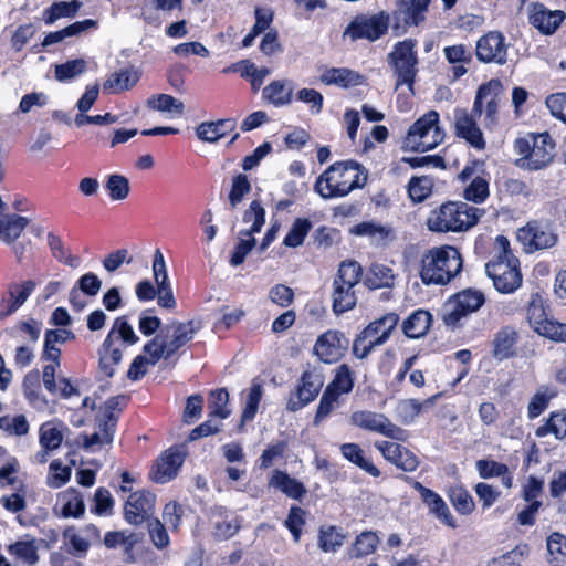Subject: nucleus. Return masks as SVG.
Wrapping results in <instances>:
<instances>
[{"label": "nucleus", "mask_w": 566, "mask_h": 566, "mask_svg": "<svg viewBox=\"0 0 566 566\" xmlns=\"http://www.w3.org/2000/svg\"><path fill=\"white\" fill-rule=\"evenodd\" d=\"M366 168L354 159L339 160L323 171L314 184V191L323 199L342 198L355 189L365 187Z\"/></svg>", "instance_id": "1"}, {"label": "nucleus", "mask_w": 566, "mask_h": 566, "mask_svg": "<svg viewBox=\"0 0 566 566\" xmlns=\"http://www.w3.org/2000/svg\"><path fill=\"white\" fill-rule=\"evenodd\" d=\"M484 209L463 201L448 200L430 210L426 227L432 233H460L476 226Z\"/></svg>", "instance_id": "2"}, {"label": "nucleus", "mask_w": 566, "mask_h": 566, "mask_svg": "<svg viewBox=\"0 0 566 566\" xmlns=\"http://www.w3.org/2000/svg\"><path fill=\"white\" fill-rule=\"evenodd\" d=\"M495 241L499 252L485 264V272L497 292L511 294L520 289L523 282L520 260L514 255L510 240L505 235H497Z\"/></svg>", "instance_id": "3"}, {"label": "nucleus", "mask_w": 566, "mask_h": 566, "mask_svg": "<svg viewBox=\"0 0 566 566\" xmlns=\"http://www.w3.org/2000/svg\"><path fill=\"white\" fill-rule=\"evenodd\" d=\"M462 266L463 261L458 248H432L421 260L420 277L426 285H444L461 272Z\"/></svg>", "instance_id": "4"}, {"label": "nucleus", "mask_w": 566, "mask_h": 566, "mask_svg": "<svg viewBox=\"0 0 566 566\" xmlns=\"http://www.w3.org/2000/svg\"><path fill=\"white\" fill-rule=\"evenodd\" d=\"M555 147L556 144L548 132L528 133L514 140V150L520 156L515 165L528 170L543 169L553 161Z\"/></svg>", "instance_id": "5"}, {"label": "nucleus", "mask_w": 566, "mask_h": 566, "mask_svg": "<svg viewBox=\"0 0 566 566\" xmlns=\"http://www.w3.org/2000/svg\"><path fill=\"white\" fill-rule=\"evenodd\" d=\"M363 266L355 260L339 263L333 280L332 310L340 315L353 310L357 304L355 286L361 281Z\"/></svg>", "instance_id": "6"}, {"label": "nucleus", "mask_w": 566, "mask_h": 566, "mask_svg": "<svg viewBox=\"0 0 566 566\" xmlns=\"http://www.w3.org/2000/svg\"><path fill=\"white\" fill-rule=\"evenodd\" d=\"M123 340L127 346L139 342L133 326L128 323L126 315L115 318L112 329L108 332L101 347L98 348V369L106 377L112 378L115 374V367L122 361L123 354L120 348L114 345V335Z\"/></svg>", "instance_id": "7"}, {"label": "nucleus", "mask_w": 566, "mask_h": 566, "mask_svg": "<svg viewBox=\"0 0 566 566\" xmlns=\"http://www.w3.org/2000/svg\"><path fill=\"white\" fill-rule=\"evenodd\" d=\"M389 27L390 14L385 10L373 14L358 13L344 29L343 38L349 39L352 42L358 40L376 42L387 34Z\"/></svg>", "instance_id": "8"}, {"label": "nucleus", "mask_w": 566, "mask_h": 566, "mask_svg": "<svg viewBox=\"0 0 566 566\" xmlns=\"http://www.w3.org/2000/svg\"><path fill=\"white\" fill-rule=\"evenodd\" d=\"M416 45V40L406 39L397 42L394 45L392 52L388 54L389 63L394 67L396 75V88L407 85L412 94L418 73Z\"/></svg>", "instance_id": "9"}, {"label": "nucleus", "mask_w": 566, "mask_h": 566, "mask_svg": "<svg viewBox=\"0 0 566 566\" xmlns=\"http://www.w3.org/2000/svg\"><path fill=\"white\" fill-rule=\"evenodd\" d=\"M444 133L439 127V113L429 111L408 129L407 143L415 151H428L443 142Z\"/></svg>", "instance_id": "10"}, {"label": "nucleus", "mask_w": 566, "mask_h": 566, "mask_svg": "<svg viewBox=\"0 0 566 566\" xmlns=\"http://www.w3.org/2000/svg\"><path fill=\"white\" fill-rule=\"evenodd\" d=\"M484 303L485 295L480 290L468 287L459 291L447 300L442 322L446 326L454 328L463 317L479 311Z\"/></svg>", "instance_id": "11"}, {"label": "nucleus", "mask_w": 566, "mask_h": 566, "mask_svg": "<svg viewBox=\"0 0 566 566\" xmlns=\"http://www.w3.org/2000/svg\"><path fill=\"white\" fill-rule=\"evenodd\" d=\"M324 386V376L317 368L302 371L286 400V409L296 412L316 400Z\"/></svg>", "instance_id": "12"}, {"label": "nucleus", "mask_w": 566, "mask_h": 566, "mask_svg": "<svg viewBox=\"0 0 566 566\" xmlns=\"http://www.w3.org/2000/svg\"><path fill=\"white\" fill-rule=\"evenodd\" d=\"M201 328L200 323L189 319L187 322H174L170 326L160 329V349L155 353L157 358L169 359L181 347L192 340L195 334Z\"/></svg>", "instance_id": "13"}, {"label": "nucleus", "mask_w": 566, "mask_h": 566, "mask_svg": "<svg viewBox=\"0 0 566 566\" xmlns=\"http://www.w3.org/2000/svg\"><path fill=\"white\" fill-rule=\"evenodd\" d=\"M398 478L419 493V497L427 506L430 515L434 516L447 527L452 530L458 527L457 518L453 516L448 504L438 492L423 485L420 481H417L409 475L400 474Z\"/></svg>", "instance_id": "14"}, {"label": "nucleus", "mask_w": 566, "mask_h": 566, "mask_svg": "<svg viewBox=\"0 0 566 566\" xmlns=\"http://www.w3.org/2000/svg\"><path fill=\"white\" fill-rule=\"evenodd\" d=\"M350 421L354 426L363 430L376 432L392 440L406 441L407 439L406 430L395 424L384 413L370 410H358L352 413Z\"/></svg>", "instance_id": "15"}, {"label": "nucleus", "mask_w": 566, "mask_h": 566, "mask_svg": "<svg viewBox=\"0 0 566 566\" xmlns=\"http://www.w3.org/2000/svg\"><path fill=\"white\" fill-rule=\"evenodd\" d=\"M517 240L524 250L532 253L537 250L549 249L557 242V234L548 222L531 220L517 230Z\"/></svg>", "instance_id": "16"}, {"label": "nucleus", "mask_w": 566, "mask_h": 566, "mask_svg": "<svg viewBox=\"0 0 566 566\" xmlns=\"http://www.w3.org/2000/svg\"><path fill=\"white\" fill-rule=\"evenodd\" d=\"M430 0H399L392 12V30L396 35L403 34L409 27H418L424 21Z\"/></svg>", "instance_id": "17"}, {"label": "nucleus", "mask_w": 566, "mask_h": 566, "mask_svg": "<svg viewBox=\"0 0 566 566\" xmlns=\"http://www.w3.org/2000/svg\"><path fill=\"white\" fill-rule=\"evenodd\" d=\"M348 345L343 332L328 329L317 337L313 350L322 363L335 364L345 355Z\"/></svg>", "instance_id": "18"}, {"label": "nucleus", "mask_w": 566, "mask_h": 566, "mask_svg": "<svg viewBox=\"0 0 566 566\" xmlns=\"http://www.w3.org/2000/svg\"><path fill=\"white\" fill-rule=\"evenodd\" d=\"M475 56L481 63L504 65L507 61V45L500 31H489L476 41Z\"/></svg>", "instance_id": "19"}, {"label": "nucleus", "mask_w": 566, "mask_h": 566, "mask_svg": "<svg viewBox=\"0 0 566 566\" xmlns=\"http://www.w3.org/2000/svg\"><path fill=\"white\" fill-rule=\"evenodd\" d=\"M156 495L147 490L130 493L124 506L127 523L138 526L149 522L154 514Z\"/></svg>", "instance_id": "20"}, {"label": "nucleus", "mask_w": 566, "mask_h": 566, "mask_svg": "<svg viewBox=\"0 0 566 566\" xmlns=\"http://www.w3.org/2000/svg\"><path fill=\"white\" fill-rule=\"evenodd\" d=\"M501 82L499 80H490L479 86L472 106V113L481 116L485 113V122L494 124L497 120L499 113V92Z\"/></svg>", "instance_id": "21"}, {"label": "nucleus", "mask_w": 566, "mask_h": 566, "mask_svg": "<svg viewBox=\"0 0 566 566\" xmlns=\"http://www.w3.org/2000/svg\"><path fill=\"white\" fill-rule=\"evenodd\" d=\"M375 448L384 459L403 472H415L419 465V458L405 446L392 441H377Z\"/></svg>", "instance_id": "22"}, {"label": "nucleus", "mask_w": 566, "mask_h": 566, "mask_svg": "<svg viewBox=\"0 0 566 566\" xmlns=\"http://www.w3.org/2000/svg\"><path fill=\"white\" fill-rule=\"evenodd\" d=\"M478 115L472 112L469 114L465 109H455L454 112V134L458 138L465 140L476 150H483L486 147L483 133L476 123Z\"/></svg>", "instance_id": "23"}, {"label": "nucleus", "mask_w": 566, "mask_h": 566, "mask_svg": "<svg viewBox=\"0 0 566 566\" xmlns=\"http://www.w3.org/2000/svg\"><path fill=\"white\" fill-rule=\"evenodd\" d=\"M128 397L117 395L109 397L99 408L98 427L106 441H113L117 422L127 406Z\"/></svg>", "instance_id": "24"}, {"label": "nucleus", "mask_w": 566, "mask_h": 566, "mask_svg": "<svg viewBox=\"0 0 566 566\" xmlns=\"http://www.w3.org/2000/svg\"><path fill=\"white\" fill-rule=\"evenodd\" d=\"M566 14L562 10H549L541 2H533L530 6L528 22L542 34H553L564 22Z\"/></svg>", "instance_id": "25"}, {"label": "nucleus", "mask_w": 566, "mask_h": 566, "mask_svg": "<svg viewBox=\"0 0 566 566\" xmlns=\"http://www.w3.org/2000/svg\"><path fill=\"white\" fill-rule=\"evenodd\" d=\"M182 463L184 455L178 450L169 448L157 458L150 478L156 483H167L177 475Z\"/></svg>", "instance_id": "26"}, {"label": "nucleus", "mask_w": 566, "mask_h": 566, "mask_svg": "<svg viewBox=\"0 0 566 566\" xmlns=\"http://www.w3.org/2000/svg\"><path fill=\"white\" fill-rule=\"evenodd\" d=\"M211 518H213L212 536L216 541H227L233 537L241 528V518L222 505H216L211 509Z\"/></svg>", "instance_id": "27"}, {"label": "nucleus", "mask_w": 566, "mask_h": 566, "mask_svg": "<svg viewBox=\"0 0 566 566\" xmlns=\"http://www.w3.org/2000/svg\"><path fill=\"white\" fill-rule=\"evenodd\" d=\"M517 332L510 326L497 331L492 340V356L497 360L512 358L516 354Z\"/></svg>", "instance_id": "28"}, {"label": "nucleus", "mask_w": 566, "mask_h": 566, "mask_svg": "<svg viewBox=\"0 0 566 566\" xmlns=\"http://www.w3.org/2000/svg\"><path fill=\"white\" fill-rule=\"evenodd\" d=\"M139 80V71L133 67L122 69L108 75L103 83V91L107 94H119L133 88Z\"/></svg>", "instance_id": "29"}, {"label": "nucleus", "mask_w": 566, "mask_h": 566, "mask_svg": "<svg viewBox=\"0 0 566 566\" xmlns=\"http://www.w3.org/2000/svg\"><path fill=\"white\" fill-rule=\"evenodd\" d=\"M269 485L280 490L283 494L293 500H302L307 493L303 482L279 469L272 472Z\"/></svg>", "instance_id": "30"}, {"label": "nucleus", "mask_w": 566, "mask_h": 566, "mask_svg": "<svg viewBox=\"0 0 566 566\" xmlns=\"http://www.w3.org/2000/svg\"><path fill=\"white\" fill-rule=\"evenodd\" d=\"M237 127L234 118H221L214 122H203L198 125L196 133L199 139L207 143H217L233 132Z\"/></svg>", "instance_id": "31"}, {"label": "nucleus", "mask_w": 566, "mask_h": 566, "mask_svg": "<svg viewBox=\"0 0 566 566\" xmlns=\"http://www.w3.org/2000/svg\"><path fill=\"white\" fill-rule=\"evenodd\" d=\"M432 321L429 311L416 310L402 322V332L408 338H420L429 332Z\"/></svg>", "instance_id": "32"}, {"label": "nucleus", "mask_w": 566, "mask_h": 566, "mask_svg": "<svg viewBox=\"0 0 566 566\" xmlns=\"http://www.w3.org/2000/svg\"><path fill=\"white\" fill-rule=\"evenodd\" d=\"M446 495L459 515L468 516L475 511L473 496L462 483L449 485Z\"/></svg>", "instance_id": "33"}, {"label": "nucleus", "mask_w": 566, "mask_h": 566, "mask_svg": "<svg viewBox=\"0 0 566 566\" xmlns=\"http://www.w3.org/2000/svg\"><path fill=\"white\" fill-rule=\"evenodd\" d=\"M340 453L347 461L355 464L356 467H358L360 470L365 471L373 478L380 476V470L373 463V461L368 457H366V452L361 449V447L358 443H343L340 446Z\"/></svg>", "instance_id": "34"}, {"label": "nucleus", "mask_w": 566, "mask_h": 566, "mask_svg": "<svg viewBox=\"0 0 566 566\" xmlns=\"http://www.w3.org/2000/svg\"><path fill=\"white\" fill-rule=\"evenodd\" d=\"M61 503L60 515L64 518H80L85 513L82 493L75 488H69L59 495Z\"/></svg>", "instance_id": "35"}, {"label": "nucleus", "mask_w": 566, "mask_h": 566, "mask_svg": "<svg viewBox=\"0 0 566 566\" xmlns=\"http://www.w3.org/2000/svg\"><path fill=\"white\" fill-rule=\"evenodd\" d=\"M29 224V219L15 213L0 218V240L13 244Z\"/></svg>", "instance_id": "36"}, {"label": "nucleus", "mask_w": 566, "mask_h": 566, "mask_svg": "<svg viewBox=\"0 0 566 566\" xmlns=\"http://www.w3.org/2000/svg\"><path fill=\"white\" fill-rule=\"evenodd\" d=\"M380 543L377 532L363 531L355 537L352 547L348 549L349 558H364L374 554Z\"/></svg>", "instance_id": "37"}, {"label": "nucleus", "mask_w": 566, "mask_h": 566, "mask_svg": "<svg viewBox=\"0 0 566 566\" xmlns=\"http://www.w3.org/2000/svg\"><path fill=\"white\" fill-rule=\"evenodd\" d=\"M399 323V316L397 313L390 312L385 314L378 319L370 322L365 327V333L376 338L378 343L384 344L389 338L391 332Z\"/></svg>", "instance_id": "38"}, {"label": "nucleus", "mask_w": 566, "mask_h": 566, "mask_svg": "<svg viewBox=\"0 0 566 566\" xmlns=\"http://www.w3.org/2000/svg\"><path fill=\"white\" fill-rule=\"evenodd\" d=\"M262 95L270 104L281 107L292 102L293 87L284 80H275L263 88Z\"/></svg>", "instance_id": "39"}, {"label": "nucleus", "mask_w": 566, "mask_h": 566, "mask_svg": "<svg viewBox=\"0 0 566 566\" xmlns=\"http://www.w3.org/2000/svg\"><path fill=\"white\" fill-rule=\"evenodd\" d=\"M42 358L52 363L43 367V385L48 391L55 390V374L61 365V349L55 345H43Z\"/></svg>", "instance_id": "40"}, {"label": "nucleus", "mask_w": 566, "mask_h": 566, "mask_svg": "<svg viewBox=\"0 0 566 566\" xmlns=\"http://www.w3.org/2000/svg\"><path fill=\"white\" fill-rule=\"evenodd\" d=\"M395 275L391 268L373 263L365 276V285L370 290H378L382 287H390L394 284Z\"/></svg>", "instance_id": "41"}, {"label": "nucleus", "mask_w": 566, "mask_h": 566, "mask_svg": "<svg viewBox=\"0 0 566 566\" xmlns=\"http://www.w3.org/2000/svg\"><path fill=\"white\" fill-rule=\"evenodd\" d=\"M242 221L244 223L252 221V224L249 229L241 230L240 237H251L261 232L265 223V209L260 200L255 199L250 202L249 208L243 211Z\"/></svg>", "instance_id": "42"}, {"label": "nucleus", "mask_w": 566, "mask_h": 566, "mask_svg": "<svg viewBox=\"0 0 566 566\" xmlns=\"http://www.w3.org/2000/svg\"><path fill=\"white\" fill-rule=\"evenodd\" d=\"M548 434H553L557 440H563L566 437V412L564 410L552 411L545 423L538 426L535 430L537 438Z\"/></svg>", "instance_id": "43"}, {"label": "nucleus", "mask_w": 566, "mask_h": 566, "mask_svg": "<svg viewBox=\"0 0 566 566\" xmlns=\"http://www.w3.org/2000/svg\"><path fill=\"white\" fill-rule=\"evenodd\" d=\"M355 386V374L347 364H342L335 369L333 379L325 387L340 396L348 395Z\"/></svg>", "instance_id": "44"}, {"label": "nucleus", "mask_w": 566, "mask_h": 566, "mask_svg": "<svg viewBox=\"0 0 566 566\" xmlns=\"http://www.w3.org/2000/svg\"><path fill=\"white\" fill-rule=\"evenodd\" d=\"M82 3L77 0L55 1L43 12V21L46 25L53 24L61 18H73L77 14Z\"/></svg>", "instance_id": "45"}, {"label": "nucleus", "mask_w": 566, "mask_h": 566, "mask_svg": "<svg viewBox=\"0 0 566 566\" xmlns=\"http://www.w3.org/2000/svg\"><path fill=\"white\" fill-rule=\"evenodd\" d=\"M345 538V534L337 526H321L317 545L324 553H335L343 546Z\"/></svg>", "instance_id": "46"}, {"label": "nucleus", "mask_w": 566, "mask_h": 566, "mask_svg": "<svg viewBox=\"0 0 566 566\" xmlns=\"http://www.w3.org/2000/svg\"><path fill=\"white\" fill-rule=\"evenodd\" d=\"M36 283L32 280L23 281L20 284H14L10 287L9 300L4 316L11 315L17 312L29 298L35 290Z\"/></svg>", "instance_id": "47"}, {"label": "nucleus", "mask_w": 566, "mask_h": 566, "mask_svg": "<svg viewBox=\"0 0 566 566\" xmlns=\"http://www.w3.org/2000/svg\"><path fill=\"white\" fill-rule=\"evenodd\" d=\"M360 75L349 69H329L321 77L326 85H337L343 88H349L360 84Z\"/></svg>", "instance_id": "48"}, {"label": "nucleus", "mask_w": 566, "mask_h": 566, "mask_svg": "<svg viewBox=\"0 0 566 566\" xmlns=\"http://www.w3.org/2000/svg\"><path fill=\"white\" fill-rule=\"evenodd\" d=\"M228 402L229 392L226 388L211 390L208 396V417L221 420L229 418L231 410L228 408Z\"/></svg>", "instance_id": "49"}, {"label": "nucleus", "mask_w": 566, "mask_h": 566, "mask_svg": "<svg viewBox=\"0 0 566 566\" xmlns=\"http://www.w3.org/2000/svg\"><path fill=\"white\" fill-rule=\"evenodd\" d=\"M433 191V181L428 176H412L407 184V193L412 203H421Z\"/></svg>", "instance_id": "50"}, {"label": "nucleus", "mask_w": 566, "mask_h": 566, "mask_svg": "<svg viewBox=\"0 0 566 566\" xmlns=\"http://www.w3.org/2000/svg\"><path fill=\"white\" fill-rule=\"evenodd\" d=\"M548 308L547 302L539 292L531 294L526 307V317L533 331L549 317Z\"/></svg>", "instance_id": "51"}, {"label": "nucleus", "mask_w": 566, "mask_h": 566, "mask_svg": "<svg viewBox=\"0 0 566 566\" xmlns=\"http://www.w3.org/2000/svg\"><path fill=\"white\" fill-rule=\"evenodd\" d=\"M312 228L313 223L308 218H296L285 234L283 244L287 248L301 247L311 232Z\"/></svg>", "instance_id": "52"}, {"label": "nucleus", "mask_w": 566, "mask_h": 566, "mask_svg": "<svg viewBox=\"0 0 566 566\" xmlns=\"http://www.w3.org/2000/svg\"><path fill=\"white\" fill-rule=\"evenodd\" d=\"M342 397L343 396H340V395H338L336 392H333L329 389L325 388L323 394H322V396H321L318 406L316 408V411H315V415H314V419H313V424L314 426H318L327 417H329L333 411L338 409L340 407L342 402H343V398Z\"/></svg>", "instance_id": "53"}, {"label": "nucleus", "mask_w": 566, "mask_h": 566, "mask_svg": "<svg viewBox=\"0 0 566 566\" xmlns=\"http://www.w3.org/2000/svg\"><path fill=\"white\" fill-rule=\"evenodd\" d=\"M8 553L29 566H34L39 562L38 546L34 538L17 541L8 546Z\"/></svg>", "instance_id": "54"}, {"label": "nucleus", "mask_w": 566, "mask_h": 566, "mask_svg": "<svg viewBox=\"0 0 566 566\" xmlns=\"http://www.w3.org/2000/svg\"><path fill=\"white\" fill-rule=\"evenodd\" d=\"M46 239L49 249L54 259L72 268L77 265L78 256L72 255L70 253V249L65 247L62 238L59 234L51 231L48 233Z\"/></svg>", "instance_id": "55"}, {"label": "nucleus", "mask_w": 566, "mask_h": 566, "mask_svg": "<svg viewBox=\"0 0 566 566\" xmlns=\"http://www.w3.org/2000/svg\"><path fill=\"white\" fill-rule=\"evenodd\" d=\"M63 539L67 552L78 558L85 557L91 547L88 539L82 537L74 526H69L63 531Z\"/></svg>", "instance_id": "56"}, {"label": "nucleus", "mask_w": 566, "mask_h": 566, "mask_svg": "<svg viewBox=\"0 0 566 566\" xmlns=\"http://www.w3.org/2000/svg\"><path fill=\"white\" fill-rule=\"evenodd\" d=\"M147 107L159 112H169L182 115L185 105L181 101L169 94H155L147 99Z\"/></svg>", "instance_id": "57"}, {"label": "nucleus", "mask_w": 566, "mask_h": 566, "mask_svg": "<svg viewBox=\"0 0 566 566\" xmlns=\"http://www.w3.org/2000/svg\"><path fill=\"white\" fill-rule=\"evenodd\" d=\"M536 334L556 343H566V323L549 316L534 329Z\"/></svg>", "instance_id": "58"}, {"label": "nucleus", "mask_w": 566, "mask_h": 566, "mask_svg": "<svg viewBox=\"0 0 566 566\" xmlns=\"http://www.w3.org/2000/svg\"><path fill=\"white\" fill-rule=\"evenodd\" d=\"M306 524V511L297 505H292L289 510L284 526L289 530L295 543L302 537L303 527Z\"/></svg>", "instance_id": "59"}, {"label": "nucleus", "mask_w": 566, "mask_h": 566, "mask_svg": "<svg viewBox=\"0 0 566 566\" xmlns=\"http://www.w3.org/2000/svg\"><path fill=\"white\" fill-rule=\"evenodd\" d=\"M490 196L489 181L476 176L463 190V198L475 205L483 203Z\"/></svg>", "instance_id": "60"}, {"label": "nucleus", "mask_w": 566, "mask_h": 566, "mask_svg": "<svg viewBox=\"0 0 566 566\" xmlns=\"http://www.w3.org/2000/svg\"><path fill=\"white\" fill-rule=\"evenodd\" d=\"M262 395H263L262 385L260 382L253 381L249 389L245 405H244L242 413H241V426H243L244 422L251 421L254 419V417L258 412V409H259V405L262 399Z\"/></svg>", "instance_id": "61"}, {"label": "nucleus", "mask_w": 566, "mask_h": 566, "mask_svg": "<svg viewBox=\"0 0 566 566\" xmlns=\"http://www.w3.org/2000/svg\"><path fill=\"white\" fill-rule=\"evenodd\" d=\"M105 189L112 200H125L130 191L129 180L123 175L112 174L107 177Z\"/></svg>", "instance_id": "62"}, {"label": "nucleus", "mask_w": 566, "mask_h": 566, "mask_svg": "<svg viewBox=\"0 0 566 566\" xmlns=\"http://www.w3.org/2000/svg\"><path fill=\"white\" fill-rule=\"evenodd\" d=\"M252 186L247 175L238 174L232 178L231 189L228 195L231 209H235L251 191Z\"/></svg>", "instance_id": "63"}, {"label": "nucleus", "mask_w": 566, "mask_h": 566, "mask_svg": "<svg viewBox=\"0 0 566 566\" xmlns=\"http://www.w3.org/2000/svg\"><path fill=\"white\" fill-rule=\"evenodd\" d=\"M340 241V232L328 226L317 227L312 234V243L316 249H329Z\"/></svg>", "instance_id": "64"}]
</instances>
